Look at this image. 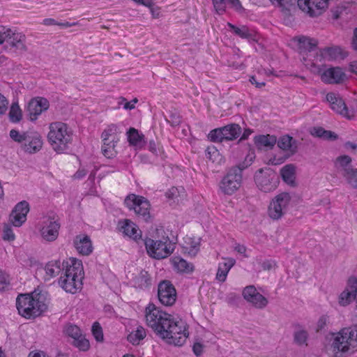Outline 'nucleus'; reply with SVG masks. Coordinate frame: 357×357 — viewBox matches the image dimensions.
<instances>
[{"mask_svg":"<svg viewBox=\"0 0 357 357\" xmlns=\"http://www.w3.org/2000/svg\"><path fill=\"white\" fill-rule=\"evenodd\" d=\"M174 268L180 273H190L194 270L192 264L188 262L181 257H174L173 259Z\"/></svg>","mask_w":357,"mask_h":357,"instance_id":"c9c22d12","label":"nucleus"},{"mask_svg":"<svg viewBox=\"0 0 357 357\" xmlns=\"http://www.w3.org/2000/svg\"><path fill=\"white\" fill-rule=\"evenodd\" d=\"M9 284V276L0 269V291L5 290Z\"/></svg>","mask_w":357,"mask_h":357,"instance_id":"3c124183","label":"nucleus"},{"mask_svg":"<svg viewBox=\"0 0 357 357\" xmlns=\"http://www.w3.org/2000/svg\"><path fill=\"white\" fill-rule=\"evenodd\" d=\"M87 171L84 169L79 168L74 174V178L81 179L86 175Z\"/></svg>","mask_w":357,"mask_h":357,"instance_id":"338daca9","label":"nucleus"},{"mask_svg":"<svg viewBox=\"0 0 357 357\" xmlns=\"http://www.w3.org/2000/svg\"><path fill=\"white\" fill-rule=\"evenodd\" d=\"M228 3L238 10L242 8L241 4L239 0H227ZM214 8L218 14H222L226 9L225 0H212Z\"/></svg>","mask_w":357,"mask_h":357,"instance_id":"f704fd0d","label":"nucleus"},{"mask_svg":"<svg viewBox=\"0 0 357 357\" xmlns=\"http://www.w3.org/2000/svg\"><path fill=\"white\" fill-rule=\"evenodd\" d=\"M277 142L278 147L284 151L291 150L295 151L296 149V146H294L296 141L288 135L281 137Z\"/></svg>","mask_w":357,"mask_h":357,"instance_id":"ea45409f","label":"nucleus"},{"mask_svg":"<svg viewBox=\"0 0 357 357\" xmlns=\"http://www.w3.org/2000/svg\"><path fill=\"white\" fill-rule=\"evenodd\" d=\"M145 329L142 326H138L137 329L128 335V341L134 345L139 344L140 341L146 337Z\"/></svg>","mask_w":357,"mask_h":357,"instance_id":"58836bf2","label":"nucleus"},{"mask_svg":"<svg viewBox=\"0 0 357 357\" xmlns=\"http://www.w3.org/2000/svg\"><path fill=\"white\" fill-rule=\"evenodd\" d=\"M277 142L275 135H259L255 137V143L259 149L266 148L271 149Z\"/></svg>","mask_w":357,"mask_h":357,"instance_id":"2f4dec72","label":"nucleus"},{"mask_svg":"<svg viewBox=\"0 0 357 357\" xmlns=\"http://www.w3.org/2000/svg\"><path fill=\"white\" fill-rule=\"evenodd\" d=\"M351 44L353 50L357 52V28H355L353 31V36Z\"/></svg>","mask_w":357,"mask_h":357,"instance_id":"69168bd1","label":"nucleus"},{"mask_svg":"<svg viewBox=\"0 0 357 357\" xmlns=\"http://www.w3.org/2000/svg\"><path fill=\"white\" fill-rule=\"evenodd\" d=\"M3 238L6 241H13L15 239V234L13 231L11 227L8 225H5L3 227Z\"/></svg>","mask_w":357,"mask_h":357,"instance_id":"603ef678","label":"nucleus"},{"mask_svg":"<svg viewBox=\"0 0 357 357\" xmlns=\"http://www.w3.org/2000/svg\"><path fill=\"white\" fill-rule=\"evenodd\" d=\"M47 140L52 149L57 153L67 151L73 142V131L63 122L56 121L50 123Z\"/></svg>","mask_w":357,"mask_h":357,"instance_id":"f03ea898","label":"nucleus"},{"mask_svg":"<svg viewBox=\"0 0 357 357\" xmlns=\"http://www.w3.org/2000/svg\"><path fill=\"white\" fill-rule=\"evenodd\" d=\"M298 43L301 48H303L308 51L312 50L317 45V40L305 36L299 37Z\"/></svg>","mask_w":357,"mask_h":357,"instance_id":"79ce46f5","label":"nucleus"},{"mask_svg":"<svg viewBox=\"0 0 357 357\" xmlns=\"http://www.w3.org/2000/svg\"><path fill=\"white\" fill-rule=\"evenodd\" d=\"M336 166L340 169V171L344 176L347 172H350L355 168L351 166V158L349 155H340L336 160Z\"/></svg>","mask_w":357,"mask_h":357,"instance_id":"72a5a7b5","label":"nucleus"},{"mask_svg":"<svg viewBox=\"0 0 357 357\" xmlns=\"http://www.w3.org/2000/svg\"><path fill=\"white\" fill-rule=\"evenodd\" d=\"M8 101L6 98L0 93V116L3 115L8 109Z\"/></svg>","mask_w":357,"mask_h":357,"instance_id":"4d7b16f0","label":"nucleus"},{"mask_svg":"<svg viewBox=\"0 0 357 357\" xmlns=\"http://www.w3.org/2000/svg\"><path fill=\"white\" fill-rule=\"evenodd\" d=\"M291 199V197L288 192H284L277 195L268 206V216L273 220L280 219L287 213Z\"/></svg>","mask_w":357,"mask_h":357,"instance_id":"1a4fd4ad","label":"nucleus"},{"mask_svg":"<svg viewBox=\"0 0 357 357\" xmlns=\"http://www.w3.org/2000/svg\"><path fill=\"white\" fill-rule=\"evenodd\" d=\"M48 100L45 98H35L30 100L27 106V112L31 121H33L38 119L41 113L49 108Z\"/></svg>","mask_w":357,"mask_h":357,"instance_id":"6ab92c4d","label":"nucleus"},{"mask_svg":"<svg viewBox=\"0 0 357 357\" xmlns=\"http://www.w3.org/2000/svg\"><path fill=\"white\" fill-rule=\"evenodd\" d=\"M346 75L340 67H331L321 75V80L326 84H340L344 82Z\"/></svg>","mask_w":357,"mask_h":357,"instance_id":"aec40b11","label":"nucleus"},{"mask_svg":"<svg viewBox=\"0 0 357 357\" xmlns=\"http://www.w3.org/2000/svg\"><path fill=\"white\" fill-rule=\"evenodd\" d=\"M357 347V325L342 328L334 337L332 348L336 354L340 353L342 357Z\"/></svg>","mask_w":357,"mask_h":357,"instance_id":"423d86ee","label":"nucleus"},{"mask_svg":"<svg viewBox=\"0 0 357 357\" xmlns=\"http://www.w3.org/2000/svg\"><path fill=\"white\" fill-rule=\"evenodd\" d=\"M255 181L257 187L265 192L274 190L279 180L273 172H264L262 169H259L255 175Z\"/></svg>","mask_w":357,"mask_h":357,"instance_id":"ddd939ff","label":"nucleus"},{"mask_svg":"<svg viewBox=\"0 0 357 357\" xmlns=\"http://www.w3.org/2000/svg\"><path fill=\"white\" fill-rule=\"evenodd\" d=\"M282 180L291 186H295V167L293 165H286L280 170Z\"/></svg>","mask_w":357,"mask_h":357,"instance_id":"473e14b6","label":"nucleus"},{"mask_svg":"<svg viewBox=\"0 0 357 357\" xmlns=\"http://www.w3.org/2000/svg\"><path fill=\"white\" fill-rule=\"evenodd\" d=\"M133 275L130 282L134 287L140 290H146L151 288L152 278L148 271L142 269L137 273L133 274Z\"/></svg>","mask_w":357,"mask_h":357,"instance_id":"4be33fe9","label":"nucleus"},{"mask_svg":"<svg viewBox=\"0 0 357 357\" xmlns=\"http://www.w3.org/2000/svg\"><path fill=\"white\" fill-rule=\"evenodd\" d=\"M192 350H193L194 354L197 356H199L202 354V351H203V345L200 343H195L192 347Z\"/></svg>","mask_w":357,"mask_h":357,"instance_id":"e2e57ef3","label":"nucleus"},{"mask_svg":"<svg viewBox=\"0 0 357 357\" xmlns=\"http://www.w3.org/2000/svg\"><path fill=\"white\" fill-rule=\"evenodd\" d=\"M29 211V203L26 201L19 202L10 215V221L15 227H20L26 220Z\"/></svg>","mask_w":357,"mask_h":357,"instance_id":"f3484780","label":"nucleus"},{"mask_svg":"<svg viewBox=\"0 0 357 357\" xmlns=\"http://www.w3.org/2000/svg\"><path fill=\"white\" fill-rule=\"evenodd\" d=\"M124 203L130 210H134L136 215L145 222L150 220L151 205L149 202L144 197L131 194L126 197Z\"/></svg>","mask_w":357,"mask_h":357,"instance_id":"9b49d317","label":"nucleus"},{"mask_svg":"<svg viewBox=\"0 0 357 357\" xmlns=\"http://www.w3.org/2000/svg\"><path fill=\"white\" fill-rule=\"evenodd\" d=\"M127 136L128 141L131 146H140L144 142V135L139 134L138 130L134 128H130L127 132Z\"/></svg>","mask_w":357,"mask_h":357,"instance_id":"e433bc0d","label":"nucleus"},{"mask_svg":"<svg viewBox=\"0 0 357 357\" xmlns=\"http://www.w3.org/2000/svg\"><path fill=\"white\" fill-rule=\"evenodd\" d=\"M66 335L73 339L72 344L81 351H87L90 344L89 340L82 333L80 328L73 324H67L63 327Z\"/></svg>","mask_w":357,"mask_h":357,"instance_id":"4468645a","label":"nucleus"},{"mask_svg":"<svg viewBox=\"0 0 357 357\" xmlns=\"http://www.w3.org/2000/svg\"><path fill=\"white\" fill-rule=\"evenodd\" d=\"M102 145L101 151L102 154L107 158H113L116 156L117 151L115 150L116 145L119 140L115 139H108L106 142L105 138H102Z\"/></svg>","mask_w":357,"mask_h":357,"instance_id":"7c9ffc66","label":"nucleus"},{"mask_svg":"<svg viewBox=\"0 0 357 357\" xmlns=\"http://www.w3.org/2000/svg\"><path fill=\"white\" fill-rule=\"evenodd\" d=\"M144 245L149 256L157 259L167 258L175 248L167 236L158 241L147 238L144 240Z\"/></svg>","mask_w":357,"mask_h":357,"instance_id":"6e6552de","label":"nucleus"},{"mask_svg":"<svg viewBox=\"0 0 357 357\" xmlns=\"http://www.w3.org/2000/svg\"><path fill=\"white\" fill-rule=\"evenodd\" d=\"M326 100L330 103L331 108L341 114L344 117L351 120L356 115V110L353 107H348L343 99L334 93H328L326 95Z\"/></svg>","mask_w":357,"mask_h":357,"instance_id":"2eb2a0df","label":"nucleus"},{"mask_svg":"<svg viewBox=\"0 0 357 357\" xmlns=\"http://www.w3.org/2000/svg\"><path fill=\"white\" fill-rule=\"evenodd\" d=\"M329 322L328 317L326 315H323L320 317L317 324V331H322L324 330Z\"/></svg>","mask_w":357,"mask_h":357,"instance_id":"5fc2aeb1","label":"nucleus"},{"mask_svg":"<svg viewBox=\"0 0 357 357\" xmlns=\"http://www.w3.org/2000/svg\"><path fill=\"white\" fill-rule=\"evenodd\" d=\"M119 104H123V108L125 109H132L135 108L134 104H132L131 102H127L125 98L121 97L120 98Z\"/></svg>","mask_w":357,"mask_h":357,"instance_id":"0e129e2a","label":"nucleus"},{"mask_svg":"<svg viewBox=\"0 0 357 357\" xmlns=\"http://www.w3.org/2000/svg\"><path fill=\"white\" fill-rule=\"evenodd\" d=\"M10 32L9 28L2 27L0 29V45L3 44L4 41L8 39Z\"/></svg>","mask_w":357,"mask_h":357,"instance_id":"13d9d810","label":"nucleus"},{"mask_svg":"<svg viewBox=\"0 0 357 357\" xmlns=\"http://www.w3.org/2000/svg\"><path fill=\"white\" fill-rule=\"evenodd\" d=\"M29 132L30 131L20 132L17 130L12 129L10 131V137L14 142L20 144L22 146L23 142H25L27 137L26 135H29Z\"/></svg>","mask_w":357,"mask_h":357,"instance_id":"a18cd8bd","label":"nucleus"},{"mask_svg":"<svg viewBox=\"0 0 357 357\" xmlns=\"http://www.w3.org/2000/svg\"><path fill=\"white\" fill-rule=\"evenodd\" d=\"M351 292L356 294H357V278L355 277H351L348 280L347 289Z\"/></svg>","mask_w":357,"mask_h":357,"instance_id":"6e6d98bb","label":"nucleus"},{"mask_svg":"<svg viewBox=\"0 0 357 357\" xmlns=\"http://www.w3.org/2000/svg\"><path fill=\"white\" fill-rule=\"evenodd\" d=\"M22 110L17 103H13L9 112L10 121L13 123H18L22 119Z\"/></svg>","mask_w":357,"mask_h":357,"instance_id":"c03bdc74","label":"nucleus"},{"mask_svg":"<svg viewBox=\"0 0 357 357\" xmlns=\"http://www.w3.org/2000/svg\"><path fill=\"white\" fill-rule=\"evenodd\" d=\"M271 2L282 9L289 10V7L297 3L301 10L314 17L321 14L328 8L329 0H270Z\"/></svg>","mask_w":357,"mask_h":357,"instance_id":"39448f33","label":"nucleus"},{"mask_svg":"<svg viewBox=\"0 0 357 357\" xmlns=\"http://www.w3.org/2000/svg\"><path fill=\"white\" fill-rule=\"evenodd\" d=\"M6 42L12 47L19 50H26L24 44L25 36L21 33H16L10 29V32Z\"/></svg>","mask_w":357,"mask_h":357,"instance_id":"bb28decb","label":"nucleus"},{"mask_svg":"<svg viewBox=\"0 0 357 357\" xmlns=\"http://www.w3.org/2000/svg\"><path fill=\"white\" fill-rule=\"evenodd\" d=\"M247 41L249 45L258 53H264L265 47L264 39L260 35L255 31H250L247 28Z\"/></svg>","mask_w":357,"mask_h":357,"instance_id":"393cba45","label":"nucleus"},{"mask_svg":"<svg viewBox=\"0 0 357 357\" xmlns=\"http://www.w3.org/2000/svg\"><path fill=\"white\" fill-rule=\"evenodd\" d=\"M119 131L118 127L115 124L109 125L107 128H105L101 135V138H105L107 141L108 139H115L119 140V137L117 136Z\"/></svg>","mask_w":357,"mask_h":357,"instance_id":"37998d69","label":"nucleus"},{"mask_svg":"<svg viewBox=\"0 0 357 357\" xmlns=\"http://www.w3.org/2000/svg\"><path fill=\"white\" fill-rule=\"evenodd\" d=\"M228 25L236 35L239 36L242 38H245V30L240 29L237 26H235L234 25H232L230 23H229Z\"/></svg>","mask_w":357,"mask_h":357,"instance_id":"bf43d9fd","label":"nucleus"},{"mask_svg":"<svg viewBox=\"0 0 357 357\" xmlns=\"http://www.w3.org/2000/svg\"><path fill=\"white\" fill-rule=\"evenodd\" d=\"M226 301L230 305L238 306L242 301L239 295L236 293L231 292L227 295Z\"/></svg>","mask_w":357,"mask_h":357,"instance_id":"8fccbe9b","label":"nucleus"},{"mask_svg":"<svg viewBox=\"0 0 357 357\" xmlns=\"http://www.w3.org/2000/svg\"><path fill=\"white\" fill-rule=\"evenodd\" d=\"M69 261H61L60 260H52L47 262L45 266V280H49L58 275L61 271H65Z\"/></svg>","mask_w":357,"mask_h":357,"instance_id":"b1692460","label":"nucleus"},{"mask_svg":"<svg viewBox=\"0 0 357 357\" xmlns=\"http://www.w3.org/2000/svg\"><path fill=\"white\" fill-rule=\"evenodd\" d=\"M352 188L357 189V169L355 168L350 172H347V175L343 176Z\"/></svg>","mask_w":357,"mask_h":357,"instance_id":"de8ad7c7","label":"nucleus"},{"mask_svg":"<svg viewBox=\"0 0 357 357\" xmlns=\"http://www.w3.org/2000/svg\"><path fill=\"white\" fill-rule=\"evenodd\" d=\"M16 307L19 314L27 319L35 318L47 310L45 298L37 294H20L16 298Z\"/></svg>","mask_w":357,"mask_h":357,"instance_id":"7ed1b4c3","label":"nucleus"},{"mask_svg":"<svg viewBox=\"0 0 357 357\" xmlns=\"http://www.w3.org/2000/svg\"><path fill=\"white\" fill-rule=\"evenodd\" d=\"M166 120L172 126L174 127L180 124L181 116L176 112H171V114L169 116V118H167Z\"/></svg>","mask_w":357,"mask_h":357,"instance_id":"864d4df0","label":"nucleus"},{"mask_svg":"<svg viewBox=\"0 0 357 357\" xmlns=\"http://www.w3.org/2000/svg\"><path fill=\"white\" fill-rule=\"evenodd\" d=\"M158 296L160 302L165 306H172L176 300V291L171 282L163 280L158 287Z\"/></svg>","mask_w":357,"mask_h":357,"instance_id":"dca6fc26","label":"nucleus"},{"mask_svg":"<svg viewBox=\"0 0 357 357\" xmlns=\"http://www.w3.org/2000/svg\"><path fill=\"white\" fill-rule=\"evenodd\" d=\"M311 135L324 140L334 141L338 137L337 135L331 130H326L322 127H313L310 129Z\"/></svg>","mask_w":357,"mask_h":357,"instance_id":"c756f323","label":"nucleus"},{"mask_svg":"<svg viewBox=\"0 0 357 357\" xmlns=\"http://www.w3.org/2000/svg\"><path fill=\"white\" fill-rule=\"evenodd\" d=\"M145 313L147 325L167 344L181 346L185 343L188 333L182 320L175 319L153 303L146 307Z\"/></svg>","mask_w":357,"mask_h":357,"instance_id":"f257e3e1","label":"nucleus"},{"mask_svg":"<svg viewBox=\"0 0 357 357\" xmlns=\"http://www.w3.org/2000/svg\"><path fill=\"white\" fill-rule=\"evenodd\" d=\"M121 230L125 235L135 241L139 239L142 236L141 231L138 229L137 226L128 220H125L123 222L121 226Z\"/></svg>","mask_w":357,"mask_h":357,"instance_id":"cd10ccee","label":"nucleus"},{"mask_svg":"<svg viewBox=\"0 0 357 357\" xmlns=\"http://www.w3.org/2000/svg\"><path fill=\"white\" fill-rule=\"evenodd\" d=\"M206 155V158L213 162L220 164L223 160L222 155L220 153L219 151L215 146H210L207 148Z\"/></svg>","mask_w":357,"mask_h":357,"instance_id":"a19ab883","label":"nucleus"},{"mask_svg":"<svg viewBox=\"0 0 357 357\" xmlns=\"http://www.w3.org/2000/svg\"><path fill=\"white\" fill-rule=\"evenodd\" d=\"M70 261L59 284L66 292L75 294L82 287L83 268L81 261L75 259H70Z\"/></svg>","mask_w":357,"mask_h":357,"instance_id":"20e7f679","label":"nucleus"},{"mask_svg":"<svg viewBox=\"0 0 357 357\" xmlns=\"http://www.w3.org/2000/svg\"><path fill=\"white\" fill-rule=\"evenodd\" d=\"M308 332L301 326H297L293 333V342L297 346H307Z\"/></svg>","mask_w":357,"mask_h":357,"instance_id":"c85d7f7f","label":"nucleus"},{"mask_svg":"<svg viewBox=\"0 0 357 357\" xmlns=\"http://www.w3.org/2000/svg\"><path fill=\"white\" fill-rule=\"evenodd\" d=\"M349 70L357 75V61L351 62L349 65Z\"/></svg>","mask_w":357,"mask_h":357,"instance_id":"774afa93","label":"nucleus"},{"mask_svg":"<svg viewBox=\"0 0 357 357\" xmlns=\"http://www.w3.org/2000/svg\"><path fill=\"white\" fill-rule=\"evenodd\" d=\"M276 266V264L274 261L272 260H266L262 263V268L265 271H270L274 268Z\"/></svg>","mask_w":357,"mask_h":357,"instance_id":"680f3d73","label":"nucleus"},{"mask_svg":"<svg viewBox=\"0 0 357 357\" xmlns=\"http://www.w3.org/2000/svg\"><path fill=\"white\" fill-rule=\"evenodd\" d=\"M61 224L58 216L52 214L43 217L40 229V235L46 241H54L59 236Z\"/></svg>","mask_w":357,"mask_h":357,"instance_id":"f8f14e48","label":"nucleus"},{"mask_svg":"<svg viewBox=\"0 0 357 357\" xmlns=\"http://www.w3.org/2000/svg\"><path fill=\"white\" fill-rule=\"evenodd\" d=\"M21 149L26 153L33 154L38 152L43 146V139L40 135L35 131H30Z\"/></svg>","mask_w":357,"mask_h":357,"instance_id":"a211bd4d","label":"nucleus"},{"mask_svg":"<svg viewBox=\"0 0 357 357\" xmlns=\"http://www.w3.org/2000/svg\"><path fill=\"white\" fill-rule=\"evenodd\" d=\"M73 243L77 251L82 255L88 256L93 252L92 242L86 234L77 235Z\"/></svg>","mask_w":357,"mask_h":357,"instance_id":"5701e85b","label":"nucleus"},{"mask_svg":"<svg viewBox=\"0 0 357 357\" xmlns=\"http://www.w3.org/2000/svg\"><path fill=\"white\" fill-rule=\"evenodd\" d=\"M92 334L97 342L103 341V332L100 324L98 322H95L91 328Z\"/></svg>","mask_w":357,"mask_h":357,"instance_id":"09e8293b","label":"nucleus"},{"mask_svg":"<svg viewBox=\"0 0 357 357\" xmlns=\"http://www.w3.org/2000/svg\"><path fill=\"white\" fill-rule=\"evenodd\" d=\"M242 133L241 127L237 123H229L225 126L212 130L208 139L213 142L233 141L236 139Z\"/></svg>","mask_w":357,"mask_h":357,"instance_id":"9d476101","label":"nucleus"},{"mask_svg":"<svg viewBox=\"0 0 357 357\" xmlns=\"http://www.w3.org/2000/svg\"><path fill=\"white\" fill-rule=\"evenodd\" d=\"M355 296V294L347 289H345L341 293L340 296V303L342 305H347L349 304L352 301H354Z\"/></svg>","mask_w":357,"mask_h":357,"instance_id":"49530a36","label":"nucleus"},{"mask_svg":"<svg viewBox=\"0 0 357 357\" xmlns=\"http://www.w3.org/2000/svg\"><path fill=\"white\" fill-rule=\"evenodd\" d=\"M247 302L259 310L265 308L268 303V299L253 285L247 286Z\"/></svg>","mask_w":357,"mask_h":357,"instance_id":"412c9836","label":"nucleus"},{"mask_svg":"<svg viewBox=\"0 0 357 357\" xmlns=\"http://www.w3.org/2000/svg\"><path fill=\"white\" fill-rule=\"evenodd\" d=\"M320 52L324 59L331 61L340 57L342 50L338 47H325Z\"/></svg>","mask_w":357,"mask_h":357,"instance_id":"4c0bfd02","label":"nucleus"},{"mask_svg":"<svg viewBox=\"0 0 357 357\" xmlns=\"http://www.w3.org/2000/svg\"><path fill=\"white\" fill-rule=\"evenodd\" d=\"M244 162L231 168L219 183V190L224 195L234 194L241 185Z\"/></svg>","mask_w":357,"mask_h":357,"instance_id":"0eeeda50","label":"nucleus"},{"mask_svg":"<svg viewBox=\"0 0 357 357\" xmlns=\"http://www.w3.org/2000/svg\"><path fill=\"white\" fill-rule=\"evenodd\" d=\"M235 260L232 258L223 259L222 262L218 264V271L216 273V280L222 282L226 280L227 274L231 267L234 265Z\"/></svg>","mask_w":357,"mask_h":357,"instance_id":"a878e982","label":"nucleus"},{"mask_svg":"<svg viewBox=\"0 0 357 357\" xmlns=\"http://www.w3.org/2000/svg\"><path fill=\"white\" fill-rule=\"evenodd\" d=\"M178 195L179 190L175 187H172L166 192V196L168 199H176Z\"/></svg>","mask_w":357,"mask_h":357,"instance_id":"052dcab7","label":"nucleus"}]
</instances>
